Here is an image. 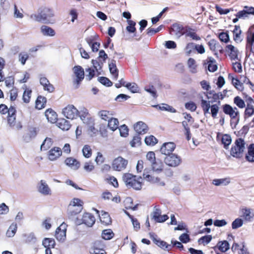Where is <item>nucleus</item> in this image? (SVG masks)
Returning <instances> with one entry per match:
<instances>
[{
    "instance_id": "obj_47",
    "label": "nucleus",
    "mask_w": 254,
    "mask_h": 254,
    "mask_svg": "<svg viewBox=\"0 0 254 254\" xmlns=\"http://www.w3.org/2000/svg\"><path fill=\"white\" fill-rule=\"evenodd\" d=\"M108 127L111 130L115 131L119 128V122L117 118H114L113 119L108 120Z\"/></svg>"
},
{
    "instance_id": "obj_9",
    "label": "nucleus",
    "mask_w": 254,
    "mask_h": 254,
    "mask_svg": "<svg viewBox=\"0 0 254 254\" xmlns=\"http://www.w3.org/2000/svg\"><path fill=\"white\" fill-rule=\"evenodd\" d=\"M128 160L119 156L113 160L111 166L115 171H122L126 170Z\"/></svg>"
},
{
    "instance_id": "obj_30",
    "label": "nucleus",
    "mask_w": 254,
    "mask_h": 254,
    "mask_svg": "<svg viewBox=\"0 0 254 254\" xmlns=\"http://www.w3.org/2000/svg\"><path fill=\"white\" fill-rule=\"evenodd\" d=\"M109 68L110 73L113 76L116 80L118 79L119 71L116 64V61L114 59L111 60V62L109 63Z\"/></svg>"
},
{
    "instance_id": "obj_4",
    "label": "nucleus",
    "mask_w": 254,
    "mask_h": 254,
    "mask_svg": "<svg viewBox=\"0 0 254 254\" xmlns=\"http://www.w3.org/2000/svg\"><path fill=\"white\" fill-rule=\"evenodd\" d=\"M83 201L77 198L72 199L67 206V214L69 218L74 217L79 214L83 209Z\"/></svg>"
},
{
    "instance_id": "obj_39",
    "label": "nucleus",
    "mask_w": 254,
    "mask_h": 254,
    "mask_svg": "<svg viewBox=\"0 0 254 254\" xmlns=\"http://www.w3.org/2000/svg\"><path fill=\"white\" fill-rule=\"evenodd\" d=\"M32 93V91L30 89V88H28L25 86V88H24L23 94H22V101L23 102L28 104L30 102L31 94Z\"/></svg>"
},
{
    "instance_id": "obj_44",
    "label": "nucleus",
    "mask_w": 254,
    "mask_h": 254,
    "mask_svg": "<svg viewBox=\"0 0 254 254\" xmlns=\"http://www.w3.org/2000/svg\"><path fill=\"white\" fill-rule=\"evenodd\" d=\"M144 142L147 146H153L157 143L158 139L153 135H150L145 137Z\"/></svg>"
},
{
    "instance_id": "obj_56",
    "label": "nucleus",
    "mask_w": 254,
    "mask_h": 254,
    "mask_svg": "<svg viewBox=\"0 0 254 254\" xmlns=\"http://www.w3.org/2000/svg\"><path fill=\"white\" fill-rule=\"evenodd\" d=\"M5 82V85L7 88L13 87L14 84V78L13 76H9L5 78L3 80Z\"/></svg>"
},
{
    "instance_id": "obj_57",
    "label": "nucleus",
    "mask_w": 254,
    "mask_h": 254,
    "mask_svg": "<svg viewBox=\"0 0 254 254\" xmlns=\"http://www.w3.org/2000/svg\"><path fill=\"white\" fill-rule=\"evenodd\" d=\"M128 26L126 27V30L130 33H134L136 30L135 28V23L132 20H127Z\"/></svg>"
},
{
    "instance_id": "obj_16",
    "label": "nucleus",
    "mask_w": 254,
    "mask_h": 254,
    "mask_svg": "<svg viewBox=\"0 0 254 254\" xmlns=\"http://www.w3.org/2000/svg\"><path fill=\"white\" fill-rule=\"evenodd\" d=\"M148 127L143 122H137L134 125V130L138 134H144L148 131Z\"/></svg>"
},
{
    "instance_id": "obj_1",
    "label": "nucleus",
    "mask_w": 254,
    "mask_h": 254,
    "mask_svg": "<svg viewBox=\"0 0 254 254\" xmlns=\"http://www.w3.org/2000/svg\"><path fill=\"white\" fill-rule=\"evenodd\" d=\"M54 16L53 9L46 6H42L39 8L38 13L30 15V18L38 22L49 24L50 22V18Z\"/></svg>"
},
{
    "instance_id": "obj_12",
    "label": "nucleus",
    "mask_w": 254,
    "mask_h": 254,
    "mask_svg": "<svg viewBox=\"0 0 254 254\" xmlns=\"http://www.w3.org/2000/svg\"><path fill=\"white\" fill-rule=\"evenodd\" d=\"M209 50L212 52L213 55L216 58L218 57V54H222L223 53V49L222 46L217 42V41L214 39L211 40L207 43Z\"/></svg>"
},
{
    "instance_id": "obj_5",
    "label": "nucleus",
    "mask_w": 254,
    "mask_h": 254,
    "mask_svg": "<svg viewBox=\"0 0 254 254\" xmlns=\"http://www.w3.org/2000/svg\"><path fill=\"white\" fill-rule=\"evenodd\" d=\"M108 59V55L105 53L103 50H101L99 52V56L97 60H92V64L93 68L96 70L97 75L101 74L100 71L103 68V64H105L106 60Z\"/></svg>"
},
{
    "instance_id": "obj_11",
    "label": "nucleus",
    "mask_w": 254,
    "mask_h": 254,
    "mask_svg": "<svg viewBox=\"0 0 254 254\" xmlns=\"http://www.w3.org/2000/svg\"><path fill=\"white\" fill-rule=\"evenodd\" d=\"M63 114L66 118L72 120L77 117L78 111L73 105H68L67 106L64 108Z\"/></svg>"
},
{
    "instance_id": "obj_28",
    "label": "nucleus",
    "mask_w": 254,
    "mask_h": 254,
    "mask_svg": "<svg viewBox=\"0 0 254 254\" xmlns=\"http://www.w3.org/2000/svg\"><path fill=\"white\" fill-rule=\"evenodd\" d=\"M46 104L47 98L42 96L39 95L36 100L35 108L37 110H42L45 107Z\"/></svg>"
},
{
    "instance_id": "obj_54",
    "label": "nucleus",
    "mask_w": 254,
    "mask_h": 254,
    "mask_svg": "<svg viewBox=\"0 0 254 254\" xmlns=\"http://www.w3.org/2000/svg\"><path fill=\"white\" fill-rule=\"evenodd\" d=\"M163 27L164 25H159V26L157 27V28L156 29L151 27H149L146 30V34L149 36H151L155 34V33L159 32L160 30H161L162 28Z\"/></svg>"
},
{
    "instance_id": "obj_6",
    "label": "nucleus",
    "mask_w": 254,
    "mask_h": 254,
    "mask_svg": "<svg viewBox=\"0 0 254 254\" xmlns=\"http://www.w3.org/2000/svg\"><path fill=\"white\" fill-rule=\"evenodd\" d=\"M222 111L226 115H229L231 119V122L236 124L238 123L239 121V112L236 107L233 108L229 104H224L222 106Z\"/></svg>"
},
{
    "instance_id": "obj_48",
    "label": "nucleus",
    "mask_w": 254,
    "mask_h": 254,
    "mask_svg": "<svg viewBox=\"0 0 254 254\" xmlns=\"http://www.w3.org/2000/svg\"><path fill=\"white\" fill-rule=\"evenodd\" d=\"M254 114V107L251 104H247L244 112V119H246L252 116Z\"/></svg>"
},
{
    "instance_id": "obj_3",
    "label": "nucleus",
    "mask_w": 254,
    "mask_h": 254,
    "mask_svg": "<svg viewBox=\"0 0 254 254\" xmlns=\"http://www.w3.org/2000/svg\"><path fill=\"white\" fill-rule=\"evenodd\" d=\"M245 144L246 142L242 138H237L230 149V155L236 158H242L245 150Z\"/></svg>"
},
{
    "instance_id": "obj_36",
    "label": "nucleus",
    "mask_w": 254,
    "mask_h": 254,
    "mask_svg": "<svg viewBox=\"0 0 254 254\" xmlns=\"http://www.w3.org/2000/svg\"><path fill=\"white\" fill-rule=\"evenodd\" d=\"M17 231V224L16 223H12L10 225L9 228L6 232L5 235L7 238H12L15 235Z\"/></svg>"
},
{
    "instance_id": "obj_52",
    "label": "nucleus",
    "mask_w": 254,
    "mask_h": 254,
    "mask_svg": "<svg viewBox=\"0 0 254 254\" xmlns=\"http://www.w3.org/2000/svg\"><path fill=\"white\" fill-rule=\"evenodd\" d=\"M125 87L127 88L132 93H138L139 91L138 86L135 83H127L126 84Z\"/></svg>"
},
{
    "instance_id": "obj_24",
    "label": "nucleus",
    "mask_w": 254,
    "mask_h": 254,
    "mask_svg": "<svg viewBox=\"0 0 254 254\" xmlns=\"http://www.w3.org/2000/svg\"><path fill=\"white\" fill-rule=\"evenodd\" d=\"M226 52H227L228 56L232 60L237 59V55H238V51L236 47L232 45H228L226 46Z\"/></svg>"
},
{
    "instance_id": "obj_60",
    "label": "nucleus",
    "mask_w": 254,
    "mask_h": 254,
    "mask_svg": "<svg viewBox=\"0 0 254 254\" xmlns=\"http://www.w3.org/2000/svg\"><path fill=\"white\" fill-rule=\"evenodd\" d=\"M229 183L230 180H229V179H219L213 180V184L215 186H220L221 185L226 186Z\"/></svg>"
},
{
    "instance_id": "obj_55",
    "label": "nucleus",
    "mask_w": 254,
    "mask_h": 254,
    "mask_svg": "<svg viewBox=\"0 0 254 254\" xmlns=\"http://www.w3.org/2000/svg\"><path fill=\"white\" fill-rule=\"evenodd\" d=\"M10 110H16V109L14 106H11L9 108H8L7 106L4 104L0 105V113L1 114H8Z\"/></svg>"
},
{
    "instance_id": "obj_27",
    "label": "nucleus",
    "mask_w": 254,
    "mask_h": 254,
    "mask_svg": "<svg viewBox=\"0 0 254 254\" xmlns=\"http://www.w3.org/2000/svg\"><path fill=\"white\" fill-rule=\"evenodd\" d=\"M38 191L43 195H50L51 191L49 186L43 180L40 181L38 186Z\"/></svg>"
},
{
    "instance_id": "obj_23",
    "label": "nucleus",
    "mask_w": 254,
    "mask_h": 254,
    "mask_svg": "<svg viewBox=\"0 0 254 254\" xmlns=\"http://www.w3.org/2000/svg\"><path fill=\"white\" fill-rule=\"evenodd\" d=\"M153 171L145 169L143 173V178L144 180L151 183H157L159 182V179L153 176Z\"/></svg>"
},
{
    "instance_id": "obj_46",
    "label": "nucleus",
    "mask_w": 254,
    "mask_h": 254,
    "mask_svg": "<svg viewBox=\"0 0 254 254\" xmlns=\"http://www.w3.org/2000/svg\"><path fill=\"white\" fill-rule=\"evenodd\" d=\"M209 61H207V70L209 71L214 72L217 70V64L214 59L211 58H207Z\"/></svg>"
},
{
    "instance_id": "obj_37",
    "label": "nucleus",
    "mask_w": 254,
    "mask_h": 254,
    "mask_svg": "<svg viewBox=\"0 0 254 254\" xmlns=\"http://www.w3.org/2000/svg\"><path fill=\"white\" fill-rule=\"evenodd\" d=\"M57 126L64 130H68L69 129L70 125L69 122L64 119H61L57 120Z\"/></svg>"
},
{
    "instance_id": "obj_7",
    "label": "nucleus",
    "mask_w": 254,
    "mask_h": 254,
    "mask_svg": "<svg viewBox=\"0 0 254 254\" xmlns=\"http://www.w3.org/2000/svg\"><path fill=\"white\" fill-rule=\"evenodd\" d=\"M73 71V84L77 88L80 85V82L84 79V69L80 65H75L72 68Z\"/></svg>"
},
{
    "instance_id": "obj_43",
    "label": "nucleus",
    "mask_w": 254,
    "mask_h": 254,
    "mask_svg": "<svg viewBox=\"0 0 254 254\" xmlns=\"http://www.w3.org/2000/svg\"><path fill=\"white\" fill-rule=\"evenodd\" d=\"M221 142L222 144L224 145V148L225 149H228V146L232 142V138L230 135L228 134H224L222 135L221 138Z\"/></svg>"
},
{
    "instance_id": "obj_33",
    "label": "nucleus",
    "mask_w": 254,
    "mask_h": 254,
    "mask_svg": "<svg viewBox=\"0 0 254 254\" xmlns=\"http://www.w3.org/2000/svg\"><path fill=\"white\" fill-rule=\"evenodd\" d=\"M42 245L45 249L51 250V249H54L55 247V240L54 239L45 238L42 241Z\"/></svg>"
},
{
    "instance_id": "obj_18",
    "label": "nucleus",
    "mask_w": 254,
    "mask_h": 254,
    "mask_svg": "<svg viewBox=\"0 0 254 254\" xmlns=\"http://www.w3.org/2000/svg\"><path fill=\"white\" fill-rule=\"evenodd\" d=\"M62 150L59 147H55L49 150L48 152V158L50 161H55L62 156Z\"/></svg>"
},
{
    "instance_id": "obj_31",
    "label": "nucleus",
    "mask_w": 254,
    "mask_h": 254,
    "mask_svg": "<svg viewBox=\"0 0 254 254\" xmlns=\"http://www.w3.org/2000/svg\"><path fill=\"white\" fill-rule=\"evenodd\" d=\"M245 159L249 162H254V143L250 144L248 146V151L245 155Z\"/></svg>"
},
{
    "instance_id": "obj_17",
    "label": "nucleus",
    "mask_w": 254,
    "mask_h": 254,
    "mask_svg": "<svg viewBox=\"0 0 254 254\" xmlns=\"http://www.w3.org/2000/svg\"><path fill=\"white\" fill-rule=\"evenodd\" d=\"M81 220L83 224L90 227H92L95 222V216L92 214L88 212L83 214Z\"/></svg>"
},
{
    "instance_id": "obj_14",
    "label": "nucleus",
    "mask_w": 254,
    "mask_h": 254,
    "mask_svg": "<svg viewBox=\"0 0 254 254\" xmlns=\"http://www.w3.org/2000/svg\"><path fill=\"white\" fill-rule=\"evenodd\" d=\"M104 246L101 241H95L90 248V253L91 254H106L107 253L104 249Z\"/></svg>"
},
{
    "instance_id": "obj_15",
    "label": "nucleus",
    "mask_w": 254,
    "mask_h": 254,
    "mask_svg": "<svg viewBox=\"0 0 254 254\" xmlns=\"http://www.w3.org/2000/svg\"><path fill=\"white\" fill-rule=\"evenodd\" d=\"M176 148V144L173 142H167L164 143L161 146L160 151L162 154L165 155H169L173 154L172 152Z\"/></svg>"
},
{
    "instance_id": "obj_26",
    "label": "nucleus",
    "mask_w": 254,
    "mask_h": 254,
    "mask_svg": "<svg viewBox=\"0 0 254 254\" xmlns=\"http://www.w3.org/2000/svg\"><path fill=\"white\" fill-rule=\"evenodd\" d=\"M152 240L155 245H157L158 247L161 249L168 251L172 250L173 246L168 244L167 242L160 239H157L155 237L153 238Z\"/></svg>"
},
{
    "instance_id": "obj_20",
    "label": "nucleus",
    "mask_w": 254,
    "mask_h": 254,
    "mask_svg": "<svg viewBox=\"0 0 254 254\" xmlns=\"http://www.w3.org/2000/svg\"><path fill=\"white\" fill-rule=\"evenodd\" d=\"M115 115V112L113 110H100L98 112V116L101 120L105 121H108L110 120L115 119L113 116Z\"/></svg>"
},
{
    "instance_id": "obj_58",
    "label": "nucleus",
    "mask_w": 254,
    "mask_h": 254,
    "mask_svg": "<svg viewBox=\"0 0 254 254\" xmlns=\"http://www.w3.org/2000/svg\"><path fill=\"white\" fill-rule=\"evenodd\" d=\"M254 42V32L250 36L247 37L246 49L252 50V47L253 46Z\"/></svg>"
},
{
    "instance_id": "obj_10",
    "label": "nucleus",
    "mask_w": 254,
    "mask_h": 254,
    "mask_svg": "<svg viewBox=\"0 0 254 254\" xmlns=\"http://www.w3.org/2000/svg\"><path fill=\"white\" fill-rule=\"evenodd\" d=\"M167 156L165 158V163L166 165L175 167L178 166L181 163V158L180 156L175 154H171L170 155H166Z\"/></svg>"
},
{
    "instance_id": "obj_8",
    "label": "nucleus",
    "mask_w": 254,
    "mask_h": 254,
    "mask_svg": "<svg viewBox=\"0 0 254 254\" xmlns=\"http://www.w3.org/2000/svg\"><path fill=\"white\" fill-rule=\"evenodd\" d=\"M16 110L11 109L7 116V124L10 127L17 130H19L22 128V126L20 121L16 120Z\"/></svg>"
},
{
    "instance_id": "obj_59",
    "label": "nucleus",
    "mask_w": 254,
    "mask_h": 254,
    "mask_svg": "<svg viewBox=\"0 0 254 254\" xmlns=\"http://www.w3.org/2000/svg\"><path fill=\"white\" fill-rule=\"evenodd\" d=\"M219 38L221 42L224 43H228L230 41V37H229L228 31L220 33L219 34Z\"/></svg>"
},
{
    "instance_id": "obj_49",
    "label": "nucleus",
    "mask_w": 254,
    "mask_h": 254,
    "mask_svg": "<svg viewBox=\"0 0 254 254\" xmlns=\"http://www.w3.org/2000/svg\"><path fill=\"white\" fill-rule=\"evenodd\" d=\"M82 152L84 157L86 158H90L92 155V150L89 145H84L83 148H82Z\"/></svg>"
},
{
    "instance_id": "obj_13",
    "label": "nucleus",
    "mask_w": 254,
    "mask_h": 254,
    "mask_svg": "<svg viewBox=\"0 0 254 254\" xmlns=\"http://www.w3.org/2000/svg\"><path fill=\"white\" fill-rule=\"evenodd\" d=\"M66 227L67 225L65 223H63L56 230L55 238L58 241L63 243L65 240Z\"/></svg>"
},
{
    "instance_id": "obj_62",
    "label": "nucleus",
    "mask_w": 254,
    "mask_h": 254,
    "mask_svg": "<svg viewBox=\"0 0 254 254\" xmlns=\"http://www.w3.org/2000/svg\"><path fill=\"white\" fill-rule=\"evenodd\" d=\"M189 68H190V71L192 73L196 72V65L195 64V60L192 58H190L188 62Z\"/></svg>"
},
{
    "instance_id": "obj_25",
    "label": "nucleus",
    "mask_w": 254,
    "mask_h": 254,
    "mask_svg": "<svg viewBox=\"0 0 254 254\" xmlns=\"http://www.w3.org/2000/svg\"><path fill=\"white\" fill-rule=\"evenodd\" d=\"M228 79L231 80L232 84L237 90L242 92L244 90L243 82L238 78H235L231 74H228Z\"/></svg>"
},
{
    "instance_id": "obj_22",
    "label": "nucleus",
    "mask_w": 254,
    "mask_h": 254,
    "mask_svg": "<svg viewBox=\"0 0 254 254\" xmlns=\"http://www.w3.org/2000/svg\"><path fill=\"white\" fill-rule=\"evenodd\" d=\"M45 115L47 120L51 123H55L58 121L57 114L51 108L48 109L45 111Z\"/></svg>"
},
{
    "instance_id": "obj_64",
    "label": "nucleus",
    "mask_w": 254,
    "mask_h": 254,
    "mask_svg": "<svg viewBox=\"0 0 254 254\" xmlns=\"http://www.w3.org/2000/svg\"><path fill=\"white\" fill-rule=\"evenodd\" d=\"M234 103L238 107V108H245V102L239 96H237L234 99Z\"/></svg>"
},
{
    "instance_id": "obj_50",
    "label": "nucleus",
    "mask_w": 254,
    "mask_h": 254,
    "mask_svg": "<svg viewBox=\"0 0 254 254\" xmlns=\"http://www.w3.org/2000/svg\"><path fill=\"white\" fill-rule=\"evenodd\" d=\"M233 38L234 41H241L240 35L241 31L240 27L239 25H235L233 31Z\"/></svg>"
},
{
    "instance_id": "obj_21",
    "label": "nucleus",
    "mask_w": 254,
    "mask_h": 254,
    "mask_svg": "<svg viewBox=\"0 0 254 254\" xmlns=\"http://www.w3.org/2000/svg\"><path fill=\"white\" fill-rule=\"evenodd\" d=\"M64 163L66 166L73 170H78L80 166V162L72 157L66 158Z\"/></svg>"
},
{
    "instance_id": "obj_2",
    "label": "nucleus",
    "mask_w": 254,
    "mask_h": 254,
    "mask_svg": "<svg viewBox=\"0 0 254 254\" xmlns=\"http://www.w3.org/2000/svg\"><path fill=\"white\" fill-rule=\"evenodd\" d=\"M122 181L126 187L134 190H141L143 186V180L141 177H138L129 173H126L122 176Z\"/></svg>"
},
{
    "instance_id": "obj_41",
    "label": "nucleus",
    "mask_w": 254,
    "mask_h": 254,
    "mask_svg": "<svg viewBox=\"0 0 254 254\" xmlns=\"http://www.w3.org/2000/svg\"><path fill=\"white\" fill-rule=\"evenodd\" d=\"M242 217L247 221H251L254 217V214L251 211V209L250 208H242Z\"/></svg>"
},
{
    "instance_id": "obj_40",
    "label": "nucleus",
    "mask_w": 254,
    "mask_h": 254,
    "mask_svg": "<svg viewBox=\"0 0 254 254\" xmlns=\"http://www.w3.org/2000/svg\"><path fill=\"white\" fill-rule=\"evenodd\" d=\"M151 167L154 171L162 172L163 170L164 164L163 162L160 160L150 163Z\"/></svg>"
},
{
    "instance_id": "obj_38",
    "label": "nucleus",
    "mask_w": 254,
    "mask_h": 254,
    "mask_svg": "<svg viewBox=\"0 0 254 254\" xmlns=\"http://www.w3.org/2000/svg\"><path fill=\"white\" fill-rule=\"evenodd\" d=\"M41 32L45 36H54L55 35V31L53 29L45 25L41 26Z\"/></svg>"
},
{
    "instance_id": "obj_19",
    "label": "nucleus",
    "mask_w": 254,
    "mask_h": 254,
    "mask_svg": "<svg viewBox=\"0 0 254 254\" xmlns=\"http://www.w3.org/2000/svg\"><path fill=\"white\" fill-rule=\"evenodd\" d=\"M152 219L157 223H163L168 219L167 215H161V210L159 208H156L152 213Z\"/></svg>"
},
{
    "instance_id": "obj_42",
    "label": "nucleus",
    "mask_w": 254,
    "mask_h": 254,
    "mask_svg": "<svg viewBox=\"0 0 254 254\" xmlns=\"http://www.w3.org/2000/svg\"><path fill=\"white\" fill-rule=\"evenodd\" d=\"M53 144V141L49 137H46L41 145V150L46 151L49 150Z\"/></svg>"
},
{
    "instance_id": "obj_51",
    "label": "nucleus",
    "mask_w": 254,
    "mask_h": 254,
    "mask_svg": "<svg viewBox=\"0 0 254 254\" xmlns=\"http://www.w3.org/2000/svg\"><path fill=\"white\" fill-rule=\"evenodd\" d=\"M114 233L113 231H112V230L111 229H105L103 231L102 234H101V236H102L103 239L109 240L114 237Z\"/></svg>"
},
{
    "instance_id": "obj_53",
    "label": "nucleus",
    "mask_w": 254,
    "mask_h": 254,
    "mask_svg": "<svg viewBox=\"0 0 254 254\" xmlns=\"http://www.w3.org/2000/svg\"><path fill=\"white\" fill-rule=\"evenodd\" d=\"M141 144V137L139 134L134 136L131 141H130V145L132 147H135Z\"/></svg>"
},
{
    "instance_id": "obj_35",
    "label": "nucleus",
    "mask_w": 254,
    "mask_h": 254,
    "mask_svg": "<svg viewBox=\"0 0 254 254\" xmlns=\"http://www.w3.org/2000/svg\"><path fill=\"white\" fill-rule=\"evenodd\" d=\"M99 219H100L101 223L105 225H109L112 223L111 218L109 214L106 212L101 213V215L99 216Z\"/></svg>"
},
{
    "instance_id": "obj_45",
    "label": "nucleus",
    "mask_w": 254,
    "mask_h": 254,
    "mask_svg": "<svg viewBox=\"0 0 254 254\" xmlns=\"http://www.w3.org/2000/svg\"><path fill=\"white\" fill-rule=\"evenodd\" d=\"M217 247L220 251L222 253H224L230 249V245H229L227 241L224 240L218 243Z\"/></svg>"
},
{
    "instance_id": "obj_32",
    "label": "nucleus",
    "mask_w": 254,
    "mask_h": 254,
    "mask_svg": "<svg viewBox=\"0 0 254 254\" xmlns=\"http://www.w3.org/2000/svg\"><path fill=\"white\" fill-rule=\"evenodd\" d=\"M189 27H184L178 23H174L172 26V31L175 33V35L178 37H180V34H182L183 31L188 28Z\"/></svg>"
},
{
    "instance_id": "obj_29",
    "label": "nucleus",
    "mask_w": 254,
    "mask_h": 254,
    "mask_svg": "<svg viewBox=\"0 0 254 254\" xmlns=\"http://www.w3.org/2000/svg\"><path fill=\"white\" fill-rule=\"evenodd\" d=\"M211 88L209 84L207 85V99H211L209 102H214L219 100L220 97H222V94L215 93L214 92H211L209 89Z\"/></svg>"
},
{
    "instance_id": "obj_34",
    "label": "nucleus",
    "mask_w": 254,
    "mask_h": 254,
    "mask_svg": "<svg viewBox=\"0 0 254 254\" xmlns=\"http://www.w3.org/2000/svg\"><path fill=\"white\" fill-rule=\"evenodd\" d=\"M154 107L158 110L166 111L172 113L177 112L176 110L169 104H162L161 105H157L154 106Z\"/></svg>"
},
{
    "instance_id": "obj_61",
    "label": "nucleus",
    "mask_w": 254,
    "mask_h": 254,
    "mask_svg": "<svg viewBox=\"0 0 254 254\" xmlns=\"http://www.w3.org/2000/svg\"><path fill=\"white\" fill-rule=\"evenodd\" d=\"M98 81L101 84L107 86L111 87L112 86V82L107 77L101 76L98 77Z\"/></svg>"
},
{
    "instance_id": "obj_63",
    "label": "nucleus",
    "mask_w": 254,
    "mask_h": 254,
    "mask_svg": "<svg viewBox=\"0 0 254 254\" xmlns=\"http://www.w3.org/2000/svg\"><path fill=\"white\" fill-rule=\"evenodd\" d=\"M83 168L85 171L90 173L95 169V166H94L92 161H88L84 163Z\"/></svg>"
}]
</instances>
